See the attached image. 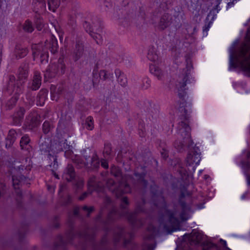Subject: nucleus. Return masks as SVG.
I'll use <instances>...</instances> for the list:
<instances>
[{"label": "nucleus", "instance_id": "1", "mask_svg": "<svg viewBox=\"0 0 250 250\" xmlns=\"http://www.w3.org/2000/svg\"><path fill=\"white\" fill-rule=\"evenodd\" d=\"M150 192L152 203L155 207L160 208L162 213L159 218L160 226H163L164 228L168 231V233L180 229L178 216H180L182 221H186L189 218V213L191 212L189 206L182 201V198L185 196V192L182 191L180 194L179 203L182 210L180 214H179L176 208L172 210L166 208V203L162 191L156 185L154 184L150 186Z\"/></svg>", "mask_w": 250, "mask_h": 250}, {"label": "nucleus", "instance_id": "2", "mask_svg": "<svg viewBox=\"0 0 250 250\" xmlns=\"http://www.w3.org/2000/svg\"><path fill=\"white\" fill-rule=\"evenodd\" d=\"M129 205V202L126 196H124L121 199L120 209L119 211L115 208H113L108 213L106 219L103 222L105 227L106 226L112 223L119 217H125L127 218L128 221L134 228H140L144 224V221L142 219L137 218L136 214L142 212H146L145 208L147 205L145 202L144 198L136 203V208L134 212H128L127 210V207ZM105 229H107L105 228Z\"/></svg>", "mask_w": 250, "mask_h": 250}, {"label": "nucleus", "instance_id": "3", "mask_svg": "<svg viewBox=\"0 0 250 250\" xmlns=\"http://www.w3.org/2000/svg\"><path fill=\"white\" fill-rule=\"evenodd\" d=\"M238 43L235 42L229 48V69L239 67L250 76V28L247 31L245 42L234 52Z\"/></svg>", "mask_w": 250, "mask_h": 250}, {"label": "nucleus", "instance_id": "4", "mask_svg": "<svg viewBox=\"0 0 250 250\" xmlns=\"http://www.w3.org/2000/svg\"><path fill=\"white\" fill-rule=\"evenodd\" d=\"M207 236L204 235L198 230H193L190 234H186L183 236V241L182 242V247H185V245L188 244L190 246L196 245L201 244L203 250H231L227 247L226 242L220 239L221 243L223 245L224 248L222 249L216 245L208 241ZM189 247V246H188Z\"/></svg>", "mask_w": 250, "mask_h": 250}, {"label": "nucleus", "instance_id": "5", "mask_svg": "<svg viewBox=\"0 0 250 250\" xmlns=\"http://www.w3.org/2000/svg\"><path fill=\"white\" fill-rule=\"evenodd\" d=\"M27 158L22 159L21 161L16 160L13 164L14 169L17 171V174L12 176L13 186L17 196L19 197L22 196L20 187L23 184H30L28 183L30 179L27 174L31 169V167L27 165Z\"/></svg>", "mask_w": 250, "mask_h": 250}, {"label": "nucleus", "instance_id": "6", "mask_svg": "<svg viewBox=\"0 0 250 250\" xmlns=\"http://www.w3.org/2000/svg\"><path fill=\"white\" fill-rule=\"evenodd\" d=\"M33 60L39 59L41 64H46L48 61V52L55 54L58 51V45L56 39L52 36L49 41H46L44 44L38 43L32 45L31 47Z\"/></svg>", "mask_w": 250, "mask_h": 250}, {"label": "nucleus", "instance_id": "7", "mask_svg": "<svg viewBox=\"0 0 250 250\" xmlns=\"http://www.w3.org/2000/svg\"><path fill=\"white\" fill-rule=\"evenodd\" d=\"M177 128L180 136L179 140L175 142L174 146L179 151L182 152L186 147H190L193 144L191 139V129L188 123L184 121L179 123Z\"/></svg>", "mask_w": 250, "mask_h": 250}, {"label": "nucleus", "instance_id": "8", "mask_svg": "<svg viewBox=\"0 0 250 250\" xmlns=\"http://www.w3.org/2000/svg\"><path fill=\"white\" fill-rule=\"evenodd\" d=\"M6 89L10 93H14L13 96L6 103V106L8 109H11L16 105L19 96L23 93V87L22 83L16 80L14 75H10L6 84Z\"/></svg>", "mask_w": 250, "mask_h": 250}, {"label": "nucleus", "instance_id": "9", "mask_svg": "<svg viewBox=\"0 0 250 250\" xmlns=\"http://www.w3.org/2000/svg\"><path fill=\"white\" fill-rule=\"evenodd\" d=\"M85 162L79 157L75 156L72 159L73 162L78 168L85 167L91 170H97L100 167V161L95 152H90L88 155L84 156Z\"/></svg>", "mask_w": 250, "mask_h": 250}, {"label": "nucleus", "instance_id": "10", "mask_svg": "<svg viewBox=\"0 0 250 250\" xmlns=\"http://www.w3.org/2000/svg\"><path fill=\"white\" fill-rule=\"evenodd\" d=\"M106 186L117 198L124 193H129L131 190L129 185L125 182H122L116 184L112 179L107 180Z\"/></svg>", "mask_w": 250, "mask_h": 250}, {"label": "nucleus", "instance_id": "11", "mask_svg": "<svg viewBox=\"0 0 250 250\" xmlns=\"http://www.w3.org/2000/svg\"><path fill=\"white\" fill-rule=\"evenodd\" d=\"M83 27L85 31L88 33L89 35L96 41L97 44H102V37L100 34L98 33L101 32L103 28V26L101 22L98 21L97 24L93 22V25L91 26L89 22L85 21L83 23Z\"/></svg>", "mask_w": 250, "mask_h": 250}, {"label": "nucleus", "instance_id": "12", "mask_svg": "<svg viewBox=\"0 0 250 250\" xmlns=\"http://www.w3.org/2000/svg\"><path fill=\"white\" fill-rule=\"evenodd\" d=\"M159 229L150 224L147 228V230L144 236L145 243L143 246L142 250H153L156 244H150L148 243L147 241L153 240L155 236L158 233Z\"/></svg>", "mask_w": 250, "mask_h": 250}, {"label": "nucleus", "instance_id": "13", "mask_svg": "<svg viewBox=\"0 0 250 250\" xmlns=\"http://www.w3.org/2000/svg\"><path fill=\"white\" fill-rule=\"evenodd\" d=\"M190 67L189 66H187V70L185 72L184 74H183L181 76L179 77L177 80V83L176 84V86L178 90V95L180 99H183L186 96V92L185 90L186 88L187 83L188 80V75L189 72L188 71L190 70Z\"/></svg>", "mask_w": 250, "mask_h": 250}, {"label": "nucleus", "instance_id": "14", "mask_svg": "<svg viewBox=\"0 0 250 250\" xmlns=\"http://www.w3.org/2000/svg\"><path fill=\"white\" fill-rule=\"evenodd\" d=\"M40 116L36 112L30 113L26 118L23 128L32 130L40 124Z\"/></svg>", "mask_w": 250, "mask_h": 250}, {"label": "nucleus", "instance_id": "15", "mask_svg": "<svg viewBox=\"0 0 250 250\" xmlns=\"http://www.w3.org/2000/svg\"><path fill=\"white\" fill-rule=\"evenodd\" d=\"M153 24L160 30H164L168 27L172 22L171 17H153Z\"/></svg>", "mask_w": 250, "mask_h": 250}, {"label": "nucleus", "instance_id": "16", "mask_svg": "<svg viewBox=\"0 0 250 250\" xmlns=\"http://www.w3.org/2000/svg\"><path fill=\"white\" fill-rule=\"evenodd\" d=\"M201 160L200 152L198 147H195L190 150L187 157V166H190L195 163L199 164Z\"/></svg>", "mask_w": 250, "mask_h": 250}, {"label": "nucleus", "instance_id": "17", "mask_svg": "<svg viewBox=\"0 0 250 250\" xmlns=\"http://www.w3.org/2000/svg\"><path fill=\"white\" fill-rule=\"evenodd\" d=\"M121 239H124V245L126 246L130 243V240L125 238L124 230L121 227H117L113 232V242L115 245H116Z\"/></svg>", "mask_w": 250, "mask_h": 250}, {"label": "nucleus", "instance_id": "18", "mask_svg": "<svg viewBox=\"0 0 250 250\" xmlns=\"http://www.w3.org/2000/svg\"><path fill=\"white\" fill-rule=\"evenodd\" d=\"M33 11L39 16L43 15L45 13L46 4L44 0H33Z\"/></svg>", "mask_w": 250, "mask_h": 250}, {"label": "nucleus", "instance_id": "19", "mask_svg": "<svg viewBox=\"0 0 250 250\" xmlns=\"http://www.w3.org/2000/svg\"><path fill=\"white\" fill-rule=\"evenodd\" d=\"M25 112V109L20 107L12 116V124L15 125H20L22 122Z\"/></svg>", "mask_w": 250, "mask_h": 250}, {"label": "nucleus", "instance_id": "20", "mask_svg": "<svg viewBox=\"0 0 250 250\" xmlns=\"http://www.w3.org/2000/svg\"><path fill=\"white\" fill-rule=\"evenodd\" d=\"M42 77L40 73L38 71L34 72L32 82L31 83H29L28 88L32 89V90H36L38 89L41 85Z\"/></svg>", "mask_w": 250, "mask_h": 250}, {"label": "nucleus", "instance_id": "21", "mask_svg": "<svg viewBox=\"0 0 250 250\" xmlns=\"http://www.w3.org/2000/svg\"><path fill=\"white\" fill-rule=\"evenodd\" d=\"M87 185L88 188H92V189L93 190L100 192L102 191L103 189L102 183L100 181H97L95 176H92L89 178Z\"/></svg>", "mask_w": 250, "mask_h": 250}, {"label": "nucleus", "instance_id": "22", "mask_svg": "<svg viewBox=\"0 0 250 250\" xmlns=\"http://www.w3.org/2000/svg\"><path fill=\"white\" fill-rule=\"evenodd\" d=\"M28 52V50L26 47L21 44H17L14 49V56L16 59H19L26 56Z\"/></svg>", "mask_w": 250, "mask_h": 250}, {"label": "nucleus", "instance_id": "23", "mask_svg": "<svg viewBox=\"0 0 250 250\" xmlns=\"http://www.w3.org/2000/svg\"><path fill=\"white\" fill-rule=\"evenodd\" d=\"M137 183L136 187L138 188L144 189L147 186V181L145 179L146 174L144 172L142 173H135Z\"/></svg>", "mask_w": 250, "mask_h": 250}, {"label": "nucleus", "instance_id": "24", "mask_svg": "<svg viewBox=\"0 0 250 250\" xmlns=\"http://www.w3.org/2000/svg\"><path fill=\"white\" fill-rule=\"evenodd\" d=\"M20 146L23 150L26 151L29 153L33 149L30 145V139L28 135L22 136L20 141Z\"/></svg>", "mask_w": 250, "mask_h": 250}, {"label": "nucleus", "instance_id": "25", "mask_svg": "<svg viewBox=\"0 0 250 250\" xmlns=\"http://www.w3.org/2000/svg\"><path fill=\"white\" fill-rule=\"evenodd\" d=\"M29 63L24 62L19 68V78L20 80L25 79L28 75Z\"/></svg>", "mask_w": 250, "mask_h": 250}, {"label": "nucleus", "instance_id": "26", "mask_svg": "<svg viewBox=\"0 0 250 250\" xmlns=\"http://www.w3.org/2000/svg\"><path fill=\"white\" fill-rule=\"evenodd\" d=\"M17 133L14 129H11L9 131L5 140V146L6 147L12 146L17 138Z\"/></svg>", "mask_w": 250, "mask_h": 250}, {"label": "nucleus", "instance_id": "27", "mask_svg": "<svg viewBox=\"0 0 250 250\" xmlns=\"http://www.w3.org/2000/svg\"><path fill=\"white\" fill-rule=\"evenodd\" d=\"M83 44L79 42H77L75 49L74 51V59L75 61H78L83 56Z\"/></svg>", "mask_w": 250, "mask_h": 250}, {"label": "nucleus", "instance_id": "28", "mask_svg": "<svg viewBox=\"0 0 250 250\" xmlns=\"http://www.w3.org/2000/svg\"><path fill=\"white\" fill-rule=\"evenodd\" d=\"M57 67H58V66H57L55 63L50 64L49 68L46 70L44 73L45 78H52L55 77L57 74L59 73Z\"/></svg>", "mask_w": 250, "mask_h": 250}, {"label": "nucleus", "instance_id": "29", "mask_svg": "<svg viewBox=\"0 0 250 250\" xmlns=\"http://www.w3.org/2000/svg\"><path fill=\"white\" fill-rule=\"evenodd\" d=\"M63 176L67 181H71L75 178V172L72 165L68 164L67 165Z\"/></svg>", "mask_w": 250, "mask_h": 250}, {"label": "nucleus", "instance_id": "30", "mask_svg": "<svg viewBox=\"0 0 250 250\" xmlns=\"http://www.w3.org/2000/svg\"><path fill=\"white\" fill-rule=\"evenodd\" d=\"M50 141L48 139L42 140L39 142L40 150L41 152L46 153L51 150Z\"/></svg>", "mask_w": 250, "mask_h": 250}, {"label": "nucleus", "instance_id": "31", "mask_svg": "<svg viewBox=\"0 0 250 250\" xmlns=\"http://www.w3.org/2000/svg\"><path fill=\"white\" fill-rule=\"evenodd\" d=\"M150 71L159 80H162L164 77L163 71L158 66L155 65L150 66Z\"/></svg>", "mask_w": 250, "mask_h": 250}, {"label": "nucleus", "instance_id": "32", "mask_svg": "<svg viewBox=\"0 0 250 250\" xmlns=\"http://www.w3.org/2000/svg\"><path fill=\"white\" fill-rule=\"evenodd\" d=\"M115 74L118 78V81L122 86H125L127 84V79L124 74L119 69H116Z\"/></svg>", "mask_w": 250, "mask_h": 250}, {"label": "nucleus", "instance_id": "33", "mask_svg": "<svg viewBox=\"0 0 250 250\" xmlns=\"http://www.w3.org/2000/svg\"><path fill=\"white\" fill-rule=\"evenodd\" d=\"M47 93L48 90L47 89H42L40 91L37 97L40 104L42 105L44 104L46 99Z\"/></svg>", "mask_w": 250, "mask_h": 250}, {"label": "nucleus", "instance_id": "34", "mask_svg": "<svg viewBox=\"0 0 250 250\" xmlns=\"http://www.w3.org/2000/svg\"><path fill=\"white\" fill-rule=\"evenodd\" d=\"M47 93L48 90L47 89H42L40 91L37 97L40 104L42 105L44 104L46 99Z\"/></svg>", "mask_w": 250, "mask_h": 250}, {"label": "nucleus", "instance_id": "35", "mask_svg": "<svg viewBox=\"0 0 250 250\" xmlns=\"http://www.w3.org/2000/svg\"><path fill=\"white\" fill-rule=\"evenodd\" d=\"M48 7L50 10L55 12L60 4V0H47Z\"/></svg>", "mask_w": 250, "mask_h": 250}, {"label": "nucleus", "instance_id": "36", "mask_svg": "<svg viewBox=\"0 0 250 250\" xmlns=\"http://www.w3.org/2000/svg\"><path fill=\"white\" fill-rule=\"evenodd\" d=\"M147 58L152 62H155L158 60V56L154 48L152 47L149 49L147 53Z\"/></svg>", "mask_w": 250, "mask_h": 250}, {"label": "nucleus", "instance_id": "37", "mask_svg": "<svg viewBox=\"0 0 250 250\" xmlns=\"http://www.w3.org/2000/svg\"><path fill=\"white\" fill-rule=\"evenodd\" d=\"M57 66H58L57 67V69L58 70V72L60 74H63L64 73L66 66L64 63V61L63 59L60 58L58 61V62L56 63Z\"/></svg>", "mask_w": 250, "mask_h": 250}, {"label": "nucleus", "instance_id": "38", "mask_svg": "<svg viewBox=\"0 0 250 250\" xmlns=\"http://www.w3.org/2000/svg\"><path fill=\"white\" fill-rule=\"evenodd\" d=\"M111 174L115 177L120 178L122 177V171L119 167L112 166L110 168Z\"/></svg>", "mask_w": 250, "mask_h": 250}, {"label": "nucleus", "instance_id": "39", "mask_svg": "<svg viewBox=\"0 0 250 250\" xmlns=\"http://www.w3.org/2000/svg\"><path fill=\"white\" fill-rule=\"evenodd\" d=\"M51 150L57 153L60 151H63V148L62 146L61 143H60V142L54 143L52 146Z\"/></svg>", "mask_w": 250, "mask_h": 250}, {"label": "nucleus", "instance_id": "40", "mask_svg": "<svg viewBox=\"0 0 250 250\" xmlns=\"http://www.w3.org/2000/svg\"><path fill=\"white\" fill-rule=\"evenodd\" d=\"M100 78L103 80L111 79L113 77V74L108 73L105 70H101L99 73Z\"/></svg>", "mask_w": 250, "mask_h": 250}, {"label": "nucleus", "instance_id": "41", "mask_svg": "<svg viewBox=\"0 0 250 250\" xmlns=\"http://www.w3.org/2000/svg\"><path fill=\"white\" fill-rule=\"evenodd\" d=\"M86 128L91 130L94 127L93 119L91 116L88 117L85 121Z\"/></svg>", "mask_w": 250, "mask_h": 250}, {"label": "nucleus", "instance_id": "42", "mask_svg": "<svg viewBox=\"0 0 250 250\" xmlns=\"http://www.w3.org/2000/svg\"><path fill=\"white\" fill-rule=\"evenodd\" d=\"M52 125L48 121H45L42 125V131L44 134H47L51 130Z\"/></svg>", "mask_w": 250, "mask_h": 250}, {"label": "nucleus", "instance_id": "43", "mask_svg": "<svg viewBox=\"0 0 250 250\" xmlns=\"http://www.w3.org/2000/svg\"><path fill=\"white\" fill-rule=\"evenodd\" d=\"M65 141H66V140H65V141H61L60 143H61L62 146L63 148V151H65V155L67 157L68 155L71 153L72 151L70 150V146L67 145Z\"/></svg>", "mask_w": 250, "mask_h": 250}, {"label": "nucleus", "instance_id": "44", "mask_svg": "<svg viewBox=\"0 0 250 250\" xmlns=\"http://www.w3.org/2000/svg\"><path fill=\"white\" fill-rule=\"evenodd\" d=\"M35 24L37 29L39 31H41L42 29V28L44 27V23L42 21V20L40 17H38L37 18L36 20L35 21Z\"/></svg>", "mask_w": 250, "mask_h": 250}, {"label": "nucleus", "instance_id": "45", "mask_svg": "<svg viewBox=\"0 0 250 250\" xmlns=\"http://www.w3.org/2000/svg\"><path fill=\"white\" fill-rule=\"evenodd\" d=\"M23 29L27 32H32L33 31V27L31 22L27 20L23 25Z\"/></svg>", "mask_w": 250, "mask_h": 250}, {"label": "nucleus", "instance_id": "46", "mask_svg": "<svg viewBox=\"0 0 250 250\" xmlns=\"http://www.w3.org/2000/svg\"><path fill=\"white\" fill-rule=\"evenodd\" d=\"M217 0V5L215 7L211 9L208 16H216L218 12V11L220 10V9L218 8L219 4H220V1L221 0Z\"/></svg>", "mask_w": 250, "mask_h": 250}, {"label": "nucleus", "instance_id": "47", "mask_svg": "<svg viewBox=\"0 0 250 250\" xmlns=\"http://www.w3.org/2000/svg\"><path fill=\"white\" fill-rule=\"evenodd\" d=\"M62 204L63 206H67L70 204L72 202V199L71 196L68 194L65 197H64L62 199Z\"/></svg>", "mask_w": 250, "mask_h": 250}, {"label": "nucleus", "instance_id": "48", "mask_svg": "<svg viewBox=\"0 0 250 250\" xmlns=\"http://www.w3.org/2000/svg\"><path fill=\"white\" fill-rule=\"evenodd\" d=\"M214 20V17H212L211 20L209 21V19L208 18V17H207L206 19V24L204 26V27H203V31L205 32V31H206L207 32L209 27H210V24H211L212 23V21Z\"/></svg>", "mask_w": 250, "mask_h": 250}, {"label": "nucleus", "instance_id": "49", "mask_svg": "<svg viewBox=\"0 0 250 250\" xmlns=\"http://www.w3.org/2000/svg\"><path fill=\"white\" fill-rule=\"evenodd\" d=\"M177 166L180 168L179 169H178V171L181 175L182 178L184 179V178H186L188 175L187 171L182 167L180 164H178Z\"/></svg>", "mask_w": 250, "mask_h": 250}, {"label": "nucleus", "instance_id": "50", "mask_svg": "<svg viewBox=\"0 0 250 250\" xmlns=\"http://www.w3.org/2000/svg\"><path fill=\"white\" fill-rule=\"evenodd\" d=\"M49 157L50 159H51L52 158L53 160V162L51 163V164H50V167H52L53 168L55 169L58 167V162H57V159L56 156H54L53 155H51V154H49Z\"/></svg>", "mask_w": 250, "mask_h": 250}, {"label": "nucleus", "instance_id": "51", "mask_svg": "<svg viewBox=\"0 0 250 250\" xmlns=\"http://www.w3.org/2000/svg\"><path fill=\"white\" fill-rule=\"evenodd\" d=\"M55 87L54 86H52L51 87V99L52 100L57 101L59 99V95L56 91H54V89H55Z\"/></svg>", "mask_w": 250, "mask_h": 250}, {"label": "nucleus", "instance_id": "52", "mask_svg": "<svg viewBox=\"0 0 250 250\" xmlns=\"http://www.w3.org/2000/svg\"><path fill=\"white\" fill-rule=\"evenodd\" d=\"M112 151L111 146L110 144H106L104 146L103 153L106 155H109Z\"/></svg>", "mask_w": 250, "mask_h": 250}, {"label": "nucleus", "instance_id": "53", "mask_svg": "<svg viewBox=\"0 0 250 250\" xmlns=\"http://www.w3.org/2000/svg\"><path fill=\"white\" fill-rule=\"evenodd\" d=\"M104 7L105 11H108L111 9L112 7V4L110 1V0H104Z\"/></svg>", "mask_w": 250, "mask_h": 250}, {"label": "nucleus", "instance_id": "54", "mask_svg": "<svg viewBox=\"0 0 250 250\" xmlns=\"http://www.w3.org/2000/svg\"><path fill=\"white\" fill-rule=\"evenodd\" d=\"M82 209L85 212H87V216H89V214L93 211L94 208L93 207H88L84 206L82 208Z\"/></svg>", "mask_w": 250, "mask_h": 250}, {"label": "nucleus", "instance_id": "55", "mask_svg": "<svg viewBox=\"0 0 250 250\" xmlns=\"http://www.w3.org/2000/svg\"><path fill=\"white\" fill-rule=\"evenodd\" d=\"M32 89H28V91L26 93V98L27 99L31 101H34L35 100V96L32 95Z\"/></svg>", "mask_w": 250, "mask_h": 250}, {"label": "nucleus", "instance_id": "56", "mask_svg": "<svg viewBox=\"0 0 250 250\" xmlns=\"http://www.w3.org/2000/svg\"><path fill=\"white\" fill-rule=\"evenodd\" d=\"M241 164L243 168L245 170L250 169V161H242Z\"/></svg>", "mask_w": 250, "mask_h": 250}, {"label": "nucleus", "instance_id": "57", "mask_svg": "<svg viewBox=\"0 0 250 250\" xmlns=\"http://www.w3.org/2000/svg\"><path fill=\"white\" fill-rule=\"evenodd\" d=\"M60 224L59 223V217L58 216H55L54 221V227L56 229H57L59 227Z\"/></svg>", "mask_w": 250, "mask_h": 250}, {"label": "nucleus", "instance_id": "58", "mask_svg": "<svg viewBox=\"0 0 250 250\" xmlns=\"http://www.w3.org/2000/svg\"><path fill=\"white\" fill-rule=\"evenodd\" d=\"M91 192H84L83 193L79 198L80 200H84L86 197H87L88 195L90 194Z\"/></svg>", "mask_w": 250, "mask_h": 250}, {"label": "nucleus", "instance_id": "59", "mask_svg": "<svg viewBox=\"0 0 250 250\" xmlns=\"http://www.w3.org/2000/svg\"><path fill=\"white\" fill-rule=\"evenodd\" d=\"M161 155H162V157L164 158V159H167L168 155V153H167V150L165 149H162V151H161Z\"/></svg>", "mask_w": 250, "mask_h": 250}, {"label": "nucleus", "instance_id": "60", "mask_svg": "<svg viewBox=\"0 0 250 250\" xmlns=\"http://www.w3.org/2000/svg\"><path fill=\"white\" fill-rule=\"evenodd\" d=\"M101 166H102V167H103L105 169H107L108 167V163L105 160H103V161H102V162H101Z\"/></svg>", "mask_w": 250, "mask_h": 250}, {"label": "nucleus", "instance_id": "61", "mask_svg": "<svg viewBox=\"0 0 250 250\" xmlns=\"http://www.w3.org/2000/svg\"><path fill=\"white\" fill-rule=\"evenodd\" d=\"M150 86V83L147 82V81H146V83H143V85H142V87L145 88V89H147Z\"/></svg>", "mask_w": 250, "mask_h": 250}, {"label": "nucleus", "instance_id": "62", "mask_svg": "<svg viewBox=\"0 0 250 250\" xmlns=\"http://www.w3.org/2000/svg\"><path fill=\"white\" fill-rule=\"evenodd\" d=\"M63 88L62 86H59V87L57 88V90H55L56 92H57L58 94H61Z\"/></svg>", "mask_w": 250, "mask_h": 250}, {"label": "nucleus", "instance_id": "63", "mask_svg": "<svg viewBox=\"0 0 250 250\" xmlns=\"http://www.w3.org/2000/svg\"><path fill=\"white\" fill-rule=\"evenodd\" d=\"M245 174L247 177L248 184L249 185H250V175L248 173H247L246 171L245 172Z\"/></svg>", "mask_w": 250, "mask_h": 250}, {"label": "nucleus", "instance_id": "64", "mask_svg": "<svg viewBox=\"0 0 250 250\" xmlns=\"http://www.w3.org/2000/svg\"><path fill=\"white\" fill-rule=\"evenodd\" d=\"M79 208L77 207H75L74 208V210H73L74 215H75V216L78 215L79 214Z\"/></svg>", "mask_w": 250, "mask_h": 250}]
</instances>
